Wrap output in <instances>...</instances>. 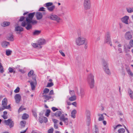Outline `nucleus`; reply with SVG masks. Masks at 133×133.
I'll return each mask as SVG.
<instances>
[{
	"label": "nucleus",
	"mask_w": 133,
	"mask_h": 133,
	"mask_svg": "<svg viewBox=\"0 0 133 133\" xmlns=\"http://www.w3.org/2000/svg\"><path fill=\"white\" fill-rule=\"evenodd\" d=\"M35 14V12H34L29 14L27 16L21 17L19 20V21H22L21 26L25 27V28L28 30L31 29L32 25L36 24L37 23L36 21L32 20Z\"/></svg>",
	"instance_id": "f257e3e1"
},
{
	"label": "nucleus",
	"mask_w": 133,
	"mask_h": 133,
	"mask_svg": "<svg viewBox=\"0 0 133 133\" xmlns=\"http://www.w3.org/2000/svg\"><path fill=\"white\" fill-rule=\"evenodd\" d=\"M75 43L77 45L80 46L84 44V48L87 49L88 47V42L87 39L82 36H78L76 39Z\"/></svg>",
	"instance_id": "f03ea898"
},
{
	"label": "nucleus",
	"mask_w": 133,
	"mask_h": 133,
	"mask_svg": "<svg viewBox=\"0 0 133 133\" xmlns=\"http://www.w3.org/2000/svg\"><path fill=\"white\" fill-rule=\"evenodd\" d=\"M87 82L91 89L93 88L94 87L95 81L94 76L91 74H89L87 79Z\"/></svg>",
	"instance_id": "7ed1b4c3"
},
{
	"label": "nucleus",
	"mask_w": 133,
	"mask_h": 133,
	"mask_svg": "<svg viewBox=\"0 0 133 133\" xmlns=\"http://www.w3.org/2000/svg\"><path fill=\"white\" fill-rule=\"evenodd\" d=\"M48 18L52 20L55 21L57 23H59L61 22V18L57 15L52 13L49 14L48 16Z\"/></svg>",
	"instance_id": "20e7f679"
},
{
	"label": "nucleus",
	"mask_w": 133,
	"mask_h": 133,
	"mask_svg": "<svg viewBox=\"0 0 133 133\" xmlns=\"http://www.w3.org/2000/svg\"><path fill=\"white\" fill-rule=\"evenodd\" d=\"M103 68L104 71L107 75H110L111 74L110 71L108 66V63L107 61L104 60H102Z\"/></svg>",
	"instance_id": "39448f33"
},
{
	"label": "nucleus",
	"mask_w": 133,
	"mask_h": 133,
	"mask_svg": "<svg viewBox=\"0 0 133 133\" xmlns=\"http://www.w3.org/2000/svg\"><path fill=\"white\" fill-rule=\"evenodd\" d=\"M84 9L85 10H89L91 7L90 0H84L83 3Z\"/></svg>",
	"instance_id": "423d86ee"
},
{
	"label": "nucleus",
	"mask_w": 133,
	"mask_h": 133,
	"mask_svg": "<svg viewBox=\"0 0 133 133\" xmlns=\"http://www.w3.org/2000/svg\"><path fill=\"white\" fill-rule=\"evenodd\" d=\"M59 119L61 121L64 122V124L66 125L68 124L69 122L68 119L67 118L65 117L63 114L60 117Z\"/></svg>",
	"instance_id": "0eeeda50"
},
{
	"label": "nucleus",
	"mask_w": 133,
	"mask_h": 133,
	"mask_svg": "<svg viewBox=\"0 0 133 133\" xmlns=\"http://www.w3.org/2000/svg\"><path fill=\"white\" fill-rule=\"evenodd\" d=\"M4 122L5 124L6 125H9L10 128L14 126V122L10 119H9L7 120H5Z\"/></svg>",
	"instance_id": "6e6552de"
},
{
	"label": "nucleus",
	"mask_w": 133,
	"mask_h": 133,
	"mask_svg": "<svg viewBox=\"0 0 133 133\" xmlns=\"http://www.w3.org/2000/svg\"><path fill=\"white\" fill-rule=\"evenodd\" d=\"M14 98L16 103H19L21 100V97L20 94H16L14 96Z\"/></svg>",
	"instance_id": "1a4fd4ad"
},
{
	"label": "nucleus",
	"mask_w": 133,
	"mask_h": 133,
	"mask_svg": "<svg viewBox=\"0 0 133 133\" xmlns=\"http://www.w3.org/2000/svg\"><path fill=\"white\" fill-rule=\"evenodd\" d=\"M28 82H29L30 83L31 89L32 90H34L35 89L36 86L37 84L36 81H28Z\"/></svg>",
	"instance_id": "9d476101"
},
{
	"label": "nucleus",
	"mask_w": 133,
	"mask_h": 133,
	"mask_svg": "<svg viewBox=\"0 0 133 133\" xmlns=\"http://www.w3.org/2000/svg\"><path fill=\"white\" fill-rule=\"evenodd\" d=\"M129 19V17L125 16L121 18V21L126 24H128V20Z\"/></svg>",
	"instance_id": "9b49d317"
},
{
	"label": "nucleus",
	"mask_w": 133,
	"mask_h": 133,
	"mask_svg": "<svg viewBox=\"0 0 133 133\" xmlns=\"http://www.w3.org/2000/svg\"><path fill=\"white\" fill-rule=\"evenodd\" d=\"M125 38L127 40H129L132 38V36L130 31L126 32L124 35Z\"/></svg>",
	"instance_id": "f8f14e48"
},
{
	"label": "nucleus",
	"mask_w": 133,
	"mask_h": 133,
	"mask_svg": "<svg viewBox=\"0 0 133 133\" xmlns=\"http://www.w3.org/2000/svg\"><path fill=\"white\" fill-rule=\"evenodd\" d=\"M38 44L39 46H41L42 45H43L46 44V41L44 39H40L37 41Z\"/></svg>",
	"instance_id": "ddd939ff"
},
{
	"label": "nucleus",
	"mask_w": 133,
	"mask_h": 133,
	"mask_svg": "<svg viewBox=\"0 0 133 133\" xmlns=\"http://www.w3.org/2000/svg\"><path fill=\"white\" fill-rule=\"evenodd\" d=\"M110 33L108 32H107L106 34L105 38V42H106L109 43H110Z\"/></svg>",
	"instance_id": "4468645a"
},
{
	"label": "nucleus",
	"mask_w": 133,
	"mask_h": 133,
	"mask_svg": "<svg viewBox=\"0 0 133 133\" xmlns=\"http://www.w3.org/2000/svg\"><path fill=\"white\" fill-rule=\"evenodd\" d=\"M39 122L42 123L43 122L46 123L48 121L47 118L45 117L41 116L39 117Z\"/></svg>",
	"instance_id": "2eb2a0df"
},
{
	"label": "nucleus",
	"mask_w": 133,
	"mask_h": 133,
	"mask_svg": "<svg viewBox=\"0 0 133 133\" xmlns=\"http://www.w3.org/2000/svg\"><path fill=\"white\" fill-rule=\"evenodd\" d=\"M125 68L127 72H128V74L132 76H133V74L131 72L129 65L127 64H125Z\"/></svg>",
	"instance_id": "dca6fc26"
},
{
	"label": "nucleus",
	"mask_w": 133,
	"mask_h": 133,
	"mask_svg": "<svg viewBox=\"0 0 133 133\" xmlns=\"http://www.w3.org/2000/svg\"><path fill=\"white\" fill-rule=\"evenodd\" d=\"M77 93L78 95L81 96V98H82L84 95V89L82 88H81L79 92H78L77 89Z\"/></svg>",
	"instance_id": "f3484780"
},
{
	"label": "nucleus",
	"mask_w": 133,
	"mask_h": 133,
	"mask_svg": "<svg viewBox=\"0 0 133 133\" xmlns=\"http://www.w3.org/2000/svg\"><path fill=\"white\" fill-rule=\"evenodd\" d=\"M36 16L37 20H39L41 19L43 17V15L42 13L38 12L36 13Z\"/></svg>",
	"instance_id": "a211bd4d"
},
{
	"label": "nucleus",
	"mask_w": 133,
	"mask_h": 133,
	"mask_svg": "<svg viewBox=\"0 0 133 133\" xmlns=\"http://www.w3.org/2000/svg\"><path fill=\"white\" fill-rule=\"evenodd\" d=\"M23 30V28L21 26L18 25L15 27V31H16L21 32Z\"/></svg>",
	"instance_id": "6ab92c4d"
},
{
	"label": "nucleus",
	"mask_w": 133,
	"mask_h": 133,
	"mask_svg": "<svg viewBox=\"0 0 133 133\" xmlns=\"http://www.w3.org/2000/svg\"><path fill=\"white\" fill-rule=\"evenodd\" d=\"M9 45V43L7 42L4 41L2 42L1 44V46L3 48H6Z\"/></svg>",
	"instance_id": "aec40b11"
},
{
	"label": "nucleus",
	"mask_w": 133,
	"mask_h": 133,
	"mask_svg": "<svg viewBox=\"0 0 133 133\" xmlns=\"http://www.w3.org/2000/svg\"><path fill=\"white\" fill-rule=\"evenodd\" d=\"M8 101L7 98H4L2 101V106H5L7 104Z\"/></svg>",
	"instance_id": "412c9836"
},
{
	"label": "nucleus",
	"mask_w": 133,
	"mask_h": 133,
	"mask_svg": "<svg viewBox=\"0 0 133 133\" xmlns=\"http://www.w3.org/2000/svg\"><path fill=\"white\" fill-rule=\"evenodd\" d=\"M77 113V111L75 109H74L71 112V116L72 118H74L76 117L75 114Z\"/></svg>",
	"instance_id": "4be33fe9"
},
{
	"label": "nucleus",
	"mask_w": 133,
	"mask_h": 133,
	"mask_svg": "<svg viewBox=\"0 0 133 133\" xmlns=\"http://www.w3.org/2000/svg\"><path fill=\"white\" fill-rule=\"evenodd\" d=\"M128 93L130 98L133 99V92L130 89H129L128 90Z\"/></svg>",
	"instance_id": "5701e85b"
},
{
	"label": "nucleus",
	"mask_w": 133,
	"mask_h": 133,
	"mask_svg": "<svg viewBox=\"0 0 133 133\" xmlns=\"http://www.w3.org/2000/svg\"><path fill=\"white\" fill-rule=\"evenodd\" d=\"M55 8V6L54 5H53L47 8V10L50 12H52L54 11Z\"/></svg>",
	"instance_id": "b1692460"
},
{
	"label": "nucleus",
	"mask_w": 133,
	"mask_h": 133,
	"mask_svg": "<svg viewBox=\"0 0 133 133\" xmlns=\"http://www.w3.org/2000/svg\"><path fill=\"white\" fill-rule=\"evenodd\" d=\"M62 113L61 111H57L56 113L54 114V115L56 117H59L62 114Z\"/></svg>",
	"instance_id": "393cba45"
},
{
	"label": "nucleus",
	"mask_w": 133,
	"mask_h": 133,
	"mask_svg": "<svg viewBox=\"0 0 133 133\" xmlns=\"http://www.w3.org/2000/svg\"><path fill=\"white\" fill-rule=\"evenodd\" d=\"M32 45L35 48L39 49L41 48H42V46H39V45L38 44L37 42V43H34L32 44Z\"/></svg>",
	"instance_id": "a878e982"
},
{
	"label": "nucleus",
	"mask_w": 133,
	"mask_h": 133,
	"mask_svg": "<svg viewBox=\"0 0 133 133\" xmlns=\"http://www.w3.org/2000/svg\"><path fill=\"white\" fill-rule=\"evenodd\" d=\"M103 114H98V116L99 117L98 118V121H101L104 120V117L103 116Z\"/></svg>",
	"instance_id": "bb28decb"
},
{
	"label": "nucleus",
	"mask_w": 133,
	"mask_h": 133,
	"mask_svg": "<svg viewBox=\"0 0 133 133\" xmlns=\"http://www.w3.org/2000/svg\"><path fill=\"white\" fill-rule=\"evenodd\" d=\"M26 122L25 121H21L20 123V125L21 128L24 127L26 124Z\"/></svg>",
	"instance_id": "cd10ccee"
},
{
	"label": "nucleus",
	"mask_w": 133,
	"mask_h": 133,
	"mask_svg": "<svg viewBox=\"0 0 133 133\" xmlns=\"http://www.w3.org/2000/svg\"><path fill=\"white\" fill-rule=\"evenodd\" d=\"M43 97L46 100H49L51 98V97L50 96H49L46 95L44 94H43Z\"/></svg>",
	"instance_id": "c85d7f7f"
},
{
	"label": "nucleus",
	"mask_w": 133,
	"mask_h": 133,
	"mask_svg": "<svg viewBox=\"0 0 133 133\" xmlns=\"http://www.w3.org/2000/svg\"><path fill=\"white\" fill-rule=\"evenodd\" d=\"M10 23L9 22H4L1 24V25L3 26H6L9 25Z\"/></svg>",
	"instance_id": "c756f323"
},
{
	"label": "nucleus",
	"mask_w": 133,
	"mask_h": 133,
	"mask_svg": "<svg viewBox=\"0 0 133 133\" xmlns=\"http://www.w3.org/2000/svg\"><path fill=\"white\" fill-rule=\"evenodd\" d=\"M41 32L40 30H36L33 32V34L34 35H39Z\"/></svg>",
	"instance_id": "7c9ffc66"
},
{
	"label": "nucleus",
	"mask_w": 133,
	"mask_h": 133,
	"mask_svg": "<svg viewBox=\"0 0 133 133\" xmlns=\"http://www.w3.org/2000/svg\"><path fill=\"white\" fill-rule=\"evenodd\" d=\"M53 3L52 2H48L46 3L45 4V7H46L47 8L50 7L51 6L53 5Z\"/></svg>",
	"instance_id": "2f4dec72"
},
{
	"label": "nucleus",
	"mask_w": 133,
	"mask_h": 133,
	"mask_svg": "<svg viewBox=\"0 0 133 133\" xmlns=\"http://www.w3.org/2000/svg\"><path fill=\"white\" fill-rule=\"evenodd\" d=\"M127 12L129 13L133 12V8L129 7L126 9Z\"/></svg>",
	"instance_id": "473e14b6"
},
{
	"label": "nucleus",
	"mask_w": 133,
	"mask_h": 133,
	"mask_svg": "<svg viewBox=\"0 0 133 133\" xmlns=\"http://www.w3.org/2000/svg\"><path fill=\"white\" fill-rule=\"evenodd\" d=\"M76 99V96L75 95L72 96L69 98V100L70 101H73L75 100Z\"/></svg>",
	"instance_id": "72a5a7b5"
},
{
	"label": "nucleus",
	"mask_w": 133,
	"mask_h": 133,
	"mask_svg": "<svg viewBox=\"0 0 133 133\" xmlns=\"http://www.w3.org/2000/svg\"><path fill=\"white\" fill-rule=\"evenodd\" d=\"M4 72V69L1 63H0V72L1 73H3Z\"/></svg>",
	"instance_id": "f704fd0d"
},
{
	"label": "nucleus",
	"mask_w": 133,
	"mask_h": 133,
	"mask_svg": "<svg viewBox=\"0 0 133 133\" xmlns=\"http://www.w3.org/2000/svg\"><path fill=\"white\" fill-rule=\"evenodd\" d=\"M28 115L26 114H24L22 116L23 119H25L27 118L28 117Z\"/></svg>",
	"instance_id": "c9c22d12"
},
{
	"label": "nucleus",
	"mask_w": 133,
	"mask_h": 133,
	"mask_svg": "<svg viewBox=\"0 0 133 133\" xmlns=\"http://www.w3.org/2000/svg\"><path fill=\"white\" fill-rule=\"evenodd\" d=\"M125 130L123 128H120L119 129L118 132L119 133H123L125 132Z\"/></svg>",
	"instance_id": "e433bc0d"
},
{
	"label": "nucleus",
	"mask_w": 133,
	"mask_h": 133,
	"mask_svg": "<svg viewBox=\"0 0 133 133\" xmlns=\"http://www.w3.org/2000/svg\"><path fill=\"white\" fill-rule=\"evenodd\" d=\"M76 60L78 62H80L82 61L83 58L81 56H78L76 58Z\"/></svg>",
	"instance_id": "4c0bfd02"
},
{
	"label": "nucleus",
	"mask_w": 133,
	"mask_h": 133,
	"mask_svg": "<svg viewBox=\"0 0 133 133\" xmlns=\"http://www.w3.org/2000/svg\"><path fill=\"white\" fill-rule=\"evenodd\" d=\"M8 39L11 41H13L14 40L13 35L12 34H10V36L8 37Z\"/></svg>",
	"instance_id": "58836bf2"
},
{
	"label": "nucleus",
	"mask_w": 133,
	"mask_h": 133,
	"mask_svg": "<svg viewBox=\"0 0 133 133\" xmlns=\"http://www.w3.org/2000/svg\"><path fill=\"white\" fill-rule=\"evenodd\" d=\"M12 52V51L11 50H6V54L7 56H9L11 54Z\"/></svg>",
	"instance_id": "ea45409f"
},
{
	"label": "nucleus",
	"mask_w": 133,
	"mask_h": 133,
	"mask_svg": "<svg viewBox=\"0 0 133 133\" xmlns=\"http://www.w3.org/2000/svg\"><path fill=\"white\" fill-rule=\"evenodd\" d=\"M34 71L32 70H31L28 74V76H31L34 75Z\"/></svg>",
	"instance_id": "a19ab883"
},
{
	"label": "nucleus",
	"mask_w": 133,
	"mask_h": 133,
	"mask_svg": "<svg viewBox=\"0 0 133 133\" xmlns=\"http://www.w3.org/2000/svg\"><path fill=\"white\" fill-rule=\"evenodd\" d=\"M50 110L49 109L47 110L45 115V116L47 117H48L49 115V114L50 113Z\"/></svg>",
	"instance_id": "79ce46f5"
},
{
	"label": "nucleus",
	"mask_w": 133,
	"mask_h": 133,
	"mask_svg": "<svg viewBox=\"0 0 133 133\" xmlns=\"http://www.w3.org/2000/svg\"><path fill=\"white\" fill-rule=\"evenodd\" d=\"M9 72L12 73L13 72L14 73H15V71L14 70V69L12 68L9 67L8 69Z\"/></svg>",
	"instance_id": "37998d69"
},
{
	"label": "nucleus",
	"mask_w": 133,
	"mask_h": 133,
	"mask_svg": "<svg viewBox=\"0 0 133 133\" xmlns=\"http://www.w3.org/2000/svg\"><path fill=\"white\" fill-rule=\"evenodd\" d=\"M53 83L52 82L48 83L46 87H51L53 86Z\"/></svg>",
	"instance_id": "c03bdc74"
},
{
	"label": "nucleus",
	"mask_w": 133,
	"mask_h": 133,
	"mask_svg": "<svg viewBox=\"0 0 133 133\" xmlns=\"http://www.w3.org/2000/svg\"><path fill=\"white\" fill-rule=\"evenodd\" d=\"M49 90L47 88H45L43 91V92L44 94L48 93L49 91Z\"/></svg>",
	"instance_id": "a18cd8bd"
},
{
	"label": "nucleus",
	"mask_w": 133,
	"mask_h": 133,
	"mask_svg": "<svg viewBox=\"0 0 133 133\" xmlns=\"http://www.w3.org/2000/svg\"><path fill=\"white\" fill-rule=\"evenodd\" d=\"M20 90V88L19 87H17V88L14 90V92L15 93L18 92Z\"/></svg>",
	"instance_id": "49530a36"
},
{
	"label": "nucleus",
	"mask_w": 133,
	"mask_h": 133,
	"mask_svg": "<svg viewBox=\"0 0 133 133\" xmlns=\"http://www.w3.org/2000/svg\"><path fill=\"white\" fill-rule=\"evenodd\" d=\"M129 44L131 46H133V40L131 39L129 42Z\"/></svg>",
	"instance_id": "de8ad7c7"
},
{
	"label": "nucleus",
	"mask_w": 133,
	"mask_h": 133,
	"mask_svg": "<svg viewBox=\"0 0 133 133\" xmlns=\"http://www.w3.org/2000/svg\"><path fill=\"white\" fill-rule=\"evenodd\" d=\"M59 52L61 54V55L63 57L65 56V55L64 53L61 50L59 51Z\"/></svg>",
	"instance_id": "09e8293b"
},
{
	"label": "nucleus",
	"mask_w": 133,
	"mask_h": 133,
	"mask_svg": "<svg viewBox=\"0 0 133 133\" xmlns=\"http://www.w3.org/2000/svg\"><path fill=\"white\" fill-rule=\"evenodd\" d=\"M53 128L49 129L48 131V133H53Z\"/></svg>",
	"instance_id": "8fccbe9b"
},
{
	"label": "nucleus",
	"mask_w": 133,
	"mask_h": 133,
	"mask_svg": "<svg viewBox=\"0 0 133 133\" xmlns=\"http://www.w3.org/2000/svg\"><path fill=\"white\" fill-rule=\"evenodd\" d=\"M32 78L33 80V81H36V76L35 74H34L33 75H32Z\"/></svg>",
	"instance_id": "3c124183"
},
{
	"label": "nucleus",
	"mask_w": 133,
	"mask_h": 133,
	"mask_svg": "<svg viewBox=\"0 0 133 133\" xmlns=\"http://www.w3.org/2000/svg\"><path fill=\"white\" fill-rule=\"evenodd\" d=\"M70 93L71 95L73 96L75 95L74 91L73 90L70 91Z\"/></svg>",
	"instance_id": "603ef678"
},
{
	"label": "nucleus",
	"mask_w": 133,
	"mask_h": 133,
	"mask_svg": "<svg viewBox=\"0 0 133 133\" xmlns=\"http://www.w3.org/2000/svg\"><path fill=\"white\" fill-rule=\"evenodd\" d=\"M132 46H131L130 45H128L127 46V47H125L124 48V49H130Z\"/></svg>",
	"instance_id": "864d4df0"
},
{
	"label": "nucleus",
	"mask_w": 133,
	"mask_h": 133,
	"mask_svg": "<svg viewBox=\"0 0 133 133\" xmlns=\"http://www.w3.org/2000/svg\"><path fill=\"white\" fill-rule=\"evenodd\" d=\"M32 113L33 114L34 116L35 117H37V114L36 113V112L35 111H32Z\"/></svg>",
	"instance_id": "5fc2aeb1"
},
{
	"label": "nucleus",
	"mask_w": 133,
	"mask_h": 133,
	"mask_svg": "<svg viewBox=\"0 0 133 133\" xmlns=\"http://www.w3.org/2000/svg\"><path fill=\"white\" fill-rule=\"evenodd\" d=\"M115 43L116 44H118L117 46H118V47H121V46H122L121 44L119 43L118 42V41L116 42Z\"/></svg>",
	"instance_id": "6e6d98bb"
},
{
	"label": "nucleus",
	"mask_w": 133,
	"mask_h": 133,
	"mask_svg": "<svg viewBox=\"0 0 133 133\" xmlns=\"http://www.w3.org/2000/svg\"><path fill=\"white\" fill-rule=\"evenodd\" d=\"M44 8V7L40 8L39 9V11H45Z\"/></svg>",
	"instance_id": "4d7b16f0"
},
{
	"label": "nucleus",
	"mask_w": 133,
	"mask_h": 133,
	"mask_svg": "<svg viewBox=\"0 0 133 133\" xmlns=\"http://www.w3.org/2000/svg\"><path fill=\"white\" fill-rule=\"evenodd\" d=\"M5 109H6L5 108V107L2 106V107L0 108V111H2Z\"/></svg>",
	"instance_id": "13d9d810"
},
{
	"label": "nucleus",
	"mask_w": 133,
	"mask_h": 133,
	"mask_svg": "<svg viewBox=\"0 0 133 133\" xmlns=\"http://www.w3.org/2000/svg\"><path fill=\"white\" fill-rule=\"evenodd\" d=\"M52 109L54 111H56L58 110L57 109L54 107H52Z\"/></svg>",
	"instance_id": "bf43d9fd"
},
{
	"label": "nucleus",
	"mask_w": 133,
	"mask_h": 133,
	"mask_svg": "<svg viewBox=\"0 0 133 133\" xmlns=\"http://www.w3.org/2000/svg\"><path fill=\"white\" fill-rule=\"evenodd\" d=\"M54 94V91L53 90H51L49 92V95H50Z\"/></svg>",
	"instance_id": "052dcab7"
},
{
	"label": "nucleus",
	"mask_w": 133,
	"mask_h": 133,
	"mask_svg": "<svg viewBox=\"0 0 133 133\" xmlns=\"http://www.w3.org/2000/svg\"><path fill=\"white\" fill-rule=\"evenodd\" d=\"M52 121L54 123L56 124L57 123L58 120L56 119H52Z\"/></svg>",
	"instance_id": "680f3d73"
},
{
	"label": "nucleus",
	"mask_w": 133,
	"mask_h": 133,
	"mask_svg": "<svg viewBox=\"0 0 133 133\" xmlns=\"http://www.w3.org/2000/svg\"><path fill=\"white\" fill-rule=\"evenodd\" d=\"M19 71L22 73H24L25 72L24 70L22 69H19Z\"/></svg>",
	"instance_id": "e2e57ef3"
},
{
	"label": "nucleus",
	"mask_w": 133,
	"mask_h": 133,
	"mask_svg": "<svg viewBox=\"0 0 133 133\" xmlns=\"http://www.w3.org/2000/svg\"><path fill=\"white\" fill-rule=\"evenodd\" d=\"M2 117L4 119H6L8 118L7 115H2Z\"/></svg>",
	"instance_id": "0e129e2a"
},
{
	"label": "nucleus",
	"mask_w": 133,
	"mask_h": 133,
	"mask_svg": "<svg viewBox=\"0 0 133 133\" xmlns=\"http://www.w3.org/2000/svg\"><path fill=\"white\" fill-rule=\"evenodd\" d=\"M23 109L22 106L19 109L18 111L19 112L21 111H22L23 110Z\"/></svg>",
	"instance_id": "69168bd1"
},
{
	"label": "nucleus",
	"mask_w": 133,
	"mask_h": 133,
	"mask_svg": "<svg viewBox=\"0 0 133 133\" xmlns=\"http://www.w3.org/2000/svg\"><path fill=\"white\" fill-rule=\"evenodd\" d=\"M11 108L10 106V105H8L7 106L6 105L5 106V108L6 109H8L10 108Z\"/></svg>",
	"instance_id": "338daca9"
},
{
	"label": "nucleus",
	"mask_w": 133,
	"mask_h": 133,
	"mask_svg": "<svg viewBox=\"0 0 133 133\" xmlns=\"http://www.w3.org/2000/svg\"><path fill=\"white\" fill-rule=\"evenodd\" d=\"M118 50L119 53H121L122 52V49L120 48H119Z\"/></svg>",
	"instance_id": "774afa93"
}]
</instances>
